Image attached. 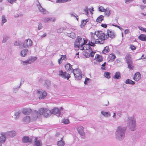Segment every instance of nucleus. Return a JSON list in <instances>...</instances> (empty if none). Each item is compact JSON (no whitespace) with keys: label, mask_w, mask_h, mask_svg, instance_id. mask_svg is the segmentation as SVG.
Masks as SVG:
<instances>
[{"label":"nucleus","mask_w":146,"mask_h":146,"mask_svg":"<svg viewBox=\"0 0 146 146\" xmlns=\"http://www.w3.org/2000/svg\"><path fill=\"white\" fill-rule=\"evenodd\" d=\"M91 36V41L89 43H91V46H95V44H103L104 43L105 40L108 38V36L102 31H96L94 33H90Z\"/></svg>","instance_id":"nucleus-1"},{"label":"nucleus","mask_w":146,"mask_h":146,"mask_svg":"<svg viewBox=\"0 0 146 146\" xmlns=\"http://www.w3.org/2000/svg\"><path fill=\"white\" fill-rule=\"evenodd\" d=\"M87 42L88 39L87 38L82 39L80 36H78L74 42V47L78 48L80 46L81 47L87 43Z\"/></svg>","instance_id":"nucleus-2"},{"label":"nucleus","mask_w":146,"mask_h":146,"mask_svg":"<svg viewBox=\"0 0 146 146\" xmlns=\"http://www.w3.org/2000/svg\"><path fill=\"white\" fill-rule=\"evenodd\" d=\"M40 115H42L44 116L47 117L50 115L51 112L48 109L45 108H41L39 110Z\"/></svg>","instance_id":"nucleus-3"},{"label":"nucleus","mask_w":146,"mask_h":146,"mask_svg":"<svg viewBox=\"0 0 146 146\" xmlns=\"http://www.w3.org/2000/svg\"><path fill=\"white\" fill-rule=\"evenodd\" d=\"M125 130V128H122L120 127H118L117 129L116 134L117 135L119 139L120 140V138L121 139L123 136L124 135V132Z\"/></svg>","instance_id":"nucleus-4"},{"label":"nucleus","mask_w":146,"mask_h":146,"mask_svg":"<svg viewBox=\"0 0 146 146\" xmlns=\"http://www.w3.org/2000/svg\"><path fill=\"white\" fill-rule=\"evenodd\" d=\"M73 72L76 80H80L82 79V74L79 69L78 68L74 69Z\"/></svg>","instance_id":"nucleus-5"},{"label":"nucleus","mask_w":146,"mask_h":146,"mask_svg":"<svg viewBox=\"0 0 146 146\" xmlns=\"http://www.w3.org/2000/svg\"><path fill=\"white\" fill-rule=\"evenodd\" d=\"M39 99H43L47 96V92L42 89H39L37 90Z\"/></svg>","instance_id":"nucleus-6"},{"label":"nucleus","mask_w":146,"mask_h":146,"mask_svg":"<svg viewBox=\"0 0 146 146\" xmlns=\"http://www.w3.org/2000/svg\"><path fill=\"white\" fill-rule=\"evenodd\" d=\"M59 76L64 79H66L68 80L70 77V74L66 72H63L62 70H60L59 72Z\"/></svg>","instance_id":"nucleus-7"},{"label":"nucleus","mask_w":146,"mask_h":146,"mask_svg":"<svg viewBox=\"0 0 146 146\" xmlns=\"http://www.w3.org/2000/svg\"><path fill=\"white\" fill-rule=\"evenodd\" d=\"M33 42L30 39H28L25 40L23 44V46L25 48H27L32 46Z\"/></svg>","instance_id":"nucleus-8"},{"label":"nucleus","mask_w":146,"mask_h":146,"mask_svg":"<svg viewBox=\"0 0 146 146\" xmlns=\"http://www.w3.org/2000/svg\"><path fill=\"white\" fill-rule=\"evenodd\" d=\"M66 70L68 72L70 71L71 73H72L74 69L72 68V66L70 63L66 64L65 66Z\"/></svg>","instance_id":"nucleus-9"},{"label":"nucleus","mask_w":146,"mask_h":146,"mask_svg":"<svg viewBox=\"0 0 146 146\" xmlns=\"http://www.w3.org/2000/svg\"><path fill=\"white\" fill-rule=\"evenodd\" d=\"M141 78V74L139 72H136L133 75V79L136 81H138Z\"/></svg>","instance_id":"nucleus-10"},{"label":"nucleus","mask_w":146,"mask_h":146,"mask_svg":"<svg viewBox=\"0 0 146 146\" xmlns=\"http://www.w3.org/2000/svg\"><path fill=\"white\" fill-rule=\"evenodd\" d=\"M6 140L5 135L4 133L1 134V136H0V146H2V144L4 143Z\"/></svg>","instance_id":"nucleus-11"},{"label":"nucleus","mask_w":146,"mask_h":146,"mask_svg":"<svg viewBox=\"0 0 146 146\" xmlns=\"http://www.w3.org/2000/svg\"><path fill=\"white\" fill-rule=\"evenodd\" d=\"M40 115L39 113H38V112L36 111L33 112L31 114V116L33 120L36 119L38 117L40 116Z\"/></svg>","instance_id":"nucleus-12"},{"label":"nucleus","mask_w":146,"mask_h":146,"mask_svg":"<svg viewBox=\"0 0 146 146\" xmlns=\"http://www.w3.org/2000/svg\"><path fill=\"white\" fill-rule=\"evenodd\" d=\"M90 43V44H89V42L88 44L86 43L84 44L82 46H81V47L82 48L81 50H86L90 49V50L91 49H90V46H91V43Z\"/></svg>","instance_id":"nucleus-13"},{"label":"nucleus","mask_w":146,"mask_h":146,"mask_svg":"<svg viewBox=\"0 0 146 146\" xmlns=\"http://www.w3.org/2000/svg\"><path fill=\"white\" fill-rule=\"evenodd\" d=\"M22 141L25 143H31L32 141V139L29 138V137L28 136L24 137L22 139Z\"/></svg>","instance_id":"nucleus-14"},{"label":"nucleus","mask_w":146,"mask_h":146,"mask_svg":"<svg viewBox=\"0 0 146 146\" xmlns=\"http://www.w3.org/2000/svg\"><path fill=\"white\" fill-rule=\"evenodd\" d=\"M108 36V38L110 37L111 38H113L115 37V35L113 32L108 30V31L107 33L106 34V36Z\"/></svg>","instance_id":"nucleus-15"},{"label":"nucleus","mask_w":146,"mask_h":146,"mask_svg":"<svg viewBox=\"0 0 146 146\" xmlns=\"http://www.w3.org/2000/svg\"><path fill=\"white\" fill-rule=\"evenodd\" d=\"M95 58L96 61L98 62H101L103 61L102 56L99 54H97L96 55Z\"/></svg>","instance_id":"nucleus-16"},{"label":"nucleus","mask_w":146,"mask_h":146,"mask_svg":"<svg viewBox=\"0 0 146 146\" xmlns=\"http://www.w3.org/2000/svg\"><path fill=\"white\" fill-rule=\"evenodd\" d=\"M32 110L30 108H24L22 110V113L24 114L29 115L31 112Z\"/></svg>","instance_id":"nucleus-17"},{"label":"nucleus","mask_w":146,"mask_h":146,"mask_svg":"<svg viewBox=\"0 0 146 146\" xmlns=\"http://www.w3.org/2000/svg\"><path fill=\"white\" fill-rule=\"evenodd\" d=\"M84 127L81 126H79L77 128V129L78 131V132L81 135H84Z\"/></svg>","instance_id":"nucleus-18"},{"label":"nucleus","mask_w":146,"mask_h":146,"mask_svg":"<svg viewBox=\"0 0 146 146\" xmlns=\"http://www.w3.org/2000/svg\"><path fill=\"white\" fill-rule=\"evenodd\" d=\"M35 138L34 143L35 145L37 146H41L42 145L41 141H39L37 137H35Z\"/></svg>","instance_id":"nucleus-19"},{"label":"nucleus","mask_w":146,"mask_h":146,"mask_svg":"<svg viewBox=\"0 0 146 146\" xmlns=\"http://www.w3.org/2000/svg\"><path fill=\"white\" fill-rule=\"evenodd\" d=\"M108 58L109 59V62H112L114 61L116 57L114 54H111L109 55Z\"/></svg>","instance_id":"nucleus-20"},{"label":"nucleus","mask_w":146,"mask_h":146,"mask_svg":"<svg viewBox=\"0 0 146 146\" xmlns=\"http://www.w3.org/2000/svg\"><path fill=\"white\" fill-rule=\"evenodd\" d=\"M63 137H62L61 138V140L57 142V145L58 146H64L65 145V142L63 140Z\"/></svg>","instance_id":"nucleus-21"},{"label":"nucleus","mask_w":146,"mask_h":146,"mask_svg":"<svg viewBox=\"0 0 146 146\" xmlns=\"http://www.w3.org/2000/svg\"><path fill=\"white\" fill-rule=\"evenodd\" d=\"M121 74L119 72H116L115 73L113 78L115 79H119L121 78Z\"/></svg>","instance_id":"nucleus-22"},{"label":"nucleus","mask_w":146,"mask_h":146,"mask_svg":"<svg viewBox=\"0 0 146 146\" xmlns=\"http://www.w3.org/2000/svg\"><path fill=\"white\" fill-rule=\"evenodd\" d=\"M110 51V49L109 46H107L104 48V49L102 51V53L105 54L109 52Z\"/></svg>","instance_id":"nucleus-23"},{"label":"nucleus","mask_w":146,"mask_h":146,"mask_svg":"<svg viewBox=\"0 0 146 146\" xmlns=\"http://www.w3.org/2000/svg\"><path fill=\"white\" fill-rule=\"evenodd\" d=\"M139 39L143 41H146V35L144 34H141L138 37Z\"/></svg>","instance_id":"nucleus-24"},{"label":"nucleus","mask_w":146,"mask_h":146,"mask_svg":"<svg viewBox=\"0 0 146 146\" xmlns=\"http://www.w3.org/2000/svg\"><path fill=\"white\" fill-rule=\"evenodd\" d=\"M39 11L42 13L43 14H46L48 13V12L46 11L45 9H43L42 7L40 6L38 8Z\"/></svg>","instance_id":"nucleus-25"},{"label":"nucleus","mask_w":146,"mask_h":146,"mask_svg":"<svg viewBox=\"0 0 146 146\" xmlns=\"http://www.w3.org/2000/svg\"><path fill=\"white\" fill-rule=\"evenodd\" d=\"M52 113L53 114H56L60 113V110L57 108H54L52 110Z\"/></svg>","instance_id":"nucleus-26"},{"label":"nucleus","mask_w":146,"mask_h":146,"mask_svg":"<svg viewBox=\"0 0 146 146\" xmlns=\"http://www.w3.org/2000/svg\"><path fill=\"white\" fill-rule=\"evenodd\" d=\"M61 122L65 124H67L70 123V121L68 119L64 118L62 119Z\"/></svg>","instance_id":"nucleus-27"},{"label":"nucleus","mask_w":146,"mask_h":146,"mask_svg":"<svg viewBox=\"0 0 146 146\" xmlns=\"http://www.w3.org/2000/svg\"><path fill=\"white\" fill-rule=\"evenodd\" d=\"M125 83L126 84H134L135 83V82L129 79H127L125 81Z\"/></svg>","instance_id":"nucleus-28"},{"label":"nucleus","mask_w":146,"mask_h":146,"mask_svg":"<svg viewBox=\"0 0 146 146\" xmlns=\"http://www.w3.org/2000/svg\"><path fill=\"white\" fill-rule=\"evenodd\" d=\"M125 59L126 61V62H130L132 61L131 60V57L129 54H127L125 57Z\"/></svg>","instance_id":"nucleus-29"},{"label":"nucleus","mask_w":146,"mask_h":146,"mask_svg":"<svg viewBox=\"0 0 146 146\" xmlns=\"http://www.w3.org/2000/svg\"><path fill=\"white\" fill-rule=\"evenodd\" d=\"M104 18V17L103 15H101L99 16L96 19V21L99 23H101Z\"/></svg>","instance_id":"nucleus-30"},{"label":"nucleus","mask_w":146,"mask_h":146,"mask_svg":"<svg viewBox=\"0 0 146 146\" xmlns=\"http://www.w3.org/2000/svg\"><path fill=\"white\" fill-rule=\"evenodd\" d=\"M128 64V67L131 70H133V68L134 66L133 65L132 62H127Z\"/></svg>","instance_id":"nucleus-31"},{"label":"nucleus","mask_w":146,"mask_h":146,"mask_svg":"<svg viewBox=\"0 0 146 146\" xmlns=\"http://www.w3.org/2000/svg\"><path fill=\"white\" fill-rule=\"evenodd\" d=\"M28 51V50L27 49H24L22 50L21 52V55L22 56H25L26 55Z\"/></svg>","instance_id":"nucleus-32"},{"label":"nucleus","mask_w":146,"mask_h":146,"mask_svg":"<svg viewBox=\"0 0 146 146\" xmlns=\"http://www.w3.org/2000/svg\"><path fill=\"white\" fill-rule=\"evenodd\" d=\"M101 113L104 116L106 117H109L111 115L110 114L109 112L102 111L101 112Z\"/></svg>","instance_id":"nucleus-33"},{"label":"nucleus","mask_w":146,"mask_h":146,"mask_svg":"<svg viewBox=\"0 0 146 146\" xmlns=\"http://www.w3.org/2000/svg\"><path fill=\"white\" fill-rule=\"evenodd\" d=\"M36 59V58L35 57H31L29 58L28 60L29 62H30V64H31L32 62H33L35 61Z\"/></svg>","instance_id":"nucleus-34"},{"label":"nucleus","mask_w":146,"mask_h":146,"mask_svg":"<svg viewBox=\"0 0 146 146\" xmlns=\"http://www.w3.org/2000/svg\"><path fill=\"white\" fill-rule=\"evenodd\" d=\"M23 121L25 122H29L30 121V117L29 116H27L23 118Z\"/></svg>","instance_id":"nucleus-35"},{"label":"nucleus","mask_w":146,"mask_h":146,"mask_svg":"<svg viewBox=\"0 0 146 146\" xmlns=\"http://www.w3.org/2000/svg\"><path fill=\"white\" fill-rule=\"evenodd\" d=\"M105 16L109 17L110 15V11L106 9L104 11Z\"/></svg>","instance_id":"nucleus-36"},{"label":"nucleus","mask_w":146,"mask_h":146,"mask_svg":"<svg viewBox=\"0 0 146 146\" xmlns=\"http://www.w3.org/2000/svg\"><path fill=\"white\" fill-rule=\"evenodd\" d=\"M110 73L109 72H106L104 73V76L106 78H110Z\"/></svg>","instance_id":"nucleus-37"},{"label":"nucleus","mask_w":146,"mask_h":146,"mask_svg":"<svg viewBox=\"0 0 146 146\" xmlns=\"http://www.w3.org/2000/svg\"><path fill=\"white\" fill-rule=\"evenodd\" d=\"M88 21H86V20H83L81 22V24L80 25L81 27L82 28L84 26L86 25V24L88 22Z\"/></svg>","instance_id":"nucleus-38"},{"label":"nucleus","mask_w":146,"mask_h":146,"mask_svg":"<svg viewBox=\"0 0 146 146\" xmlns=\"http://www.w3.org/2000/svg\"><path fill=\"white\" fill-rule=\"evenodd\" d=\"M9 135L13 137L16 135V133L14 131H11L9 132Z\"/></svg>","instance_id":"nucleus-39"},{"label":"nucleus","mask_w":146,"mask_h":146,"mask_svg":"<svg viewBox=\"0 0 146 146\" xmlns=\"http://www.w3.org/2000/svg\"><path fill=\"white\" fill-rule=\"evenodd\" d=\"M2 25H3V24L5 23L6 21L7 20L5 19L4 16H2Z\"/></svg>","instance_id":"nucleus-40"},{"label":"nucleus","mask_w":146,"mask_h":146,"mask_svg":"<svg viewBox=\"0 0 146 146\" xmlns=\"http://www.w3.org/2000/svg\"><path fill=\"white\" fill-rule=\"evenodd\" d=\"M64 30V29L63 28H60L57 29V31L58 33H62Z\"/></svg>","instance_id":"nucleus-41"},{"label":"nucleus","mask_w":146,"mask_h":146,"mask_svg":"<svg viewBox=\"0 0 146 146\" xmlns=\"http://www.w3.org/2000/svg\"><path fill=\"white\" fill-rule=\"evenodd\" d=\"M51 19L50 18L46 17L44 19L43 21L44 23H46L50 21Z\"/></svg>","instance_id":"nucleus-42"},{"label":"nucleus","mask_w":146,"mask_h":146,"mask_svg":"<svg viewBox=\"0 0 146 146\" xmlns=\"http://www.w3.org/2000/svg\"><path fill=\"white\" fill-rule=\"evenodd\" d=\"M105 10L106 9L102 6H101L99 7V10L101 12H104Z\"/></svg>","instance_id":"nucleus-43"},{"label":"nucleus","mask_w":146,"mask_h":146,"mask_svg":"<svg viewBox=\"0 0 146 146\" xmlns=\"http://www.w3.org/2000/svg\"><path fill=\"white\" fill-rule=\"evenodd\" d=\"M22 64L24 65H26L27 64H30V62H29L28 60L27 61H22Z\"/></svg>","instance_id":"nucleus-44"},{"label":"nucleus","mask_w":146,"mask_h":146,"mask_svg":"<svg viewBox=\"0 0 146 146\" xmlns=\"http://www.w3.org/2000/svg\"><path fill=\"white\" fill-rule=\"evenodd\" d=\"M130 48L132 50H134L136 49V47L134 46V45H133L132 44H130Z\"/></svg>","instance_id":"nucleus-45"},{"label":"nucleus","mask_w":146,"mask_h":146,"mask_svg":"<svg viewBox=\"0 0 146 146\" xmlns=\"http://www.w3.org/2000/svg\"><path fill=\"white\" fill-rule=\"evenodd\" d=\"M90 50H91V52L90 53V56L92 57H93L94 56V54L96 52L92 51V49H91Z\"/></svg>","instance_id":"nucleus-46"},{"label":"nucleus","mask_w":146,"mask_h":146,"mask_svg":"<svg viewBox=\"0 0 146 146\" xmlns=\"http://www.w3.org/2000/svg\"><path fill=\"white\" fill-rule=\"evenodd\" d=\"M88 7H86L85 9L84 10V11L85 12V13L86 15H88Z\"/></svg>","instance_id":"nucleus-47"},{"label":"nucleus","mask_w":146,"mask_h":146,"mask_svg":"<svg viewBox=\"0 0 146 146\" xmlns=\"http://www.w3.org/2000/svg\"><path fill=\"white\" fill-rule=\"evenodd\" d=\"M139 29L142 31H143V32H146V29L145 28H142L141 27H138Z\"/></svg>","instance_id":"nucleus-48"},{"label":"nucleus","mask_w":146,"mask_h":146,"mask_svg":"<svg viewBox=\"0 0 146 146\" xmlns=\"http://www.w3.org/2000/svg\"><path fill=\"white\" fill-rule=\"evenodd\" d=\"M61 56L62 57H61V58H62V60H67V58L66 55H61Z\"/></svg>","instance_id":"nucleus-49"},{"label":"nucleus","mask_w":146,"mask_h":146,"mask_svg":"<svg viewBox=\"0 0 146 146\" xmlns=\"http://www.w3.org/2000/svg\"><path fill=\"white\" fill-rule=\"evenodd\" d=\"M132 121V126L134 127L135 126V120L134 119H133Z\"/></svg>","instance_id":"nucleus-50"},{"label":"nucleus","mask_w":146,"mask_h":146,"mask_svg":"<svg viewBox=\"0 0 146 146\" xmlns=\"http://www.w3.org/2000/svg\"><path fill=\"white\" fill-rule=\"evenodd\" d=\"M106 65V62H104L103 64L102 65V66L101 67V69L102 70H105V67H103L105 66Z\"/></svg>","instance_id":"nucleus-51"},{"label":"nucleus","mask_w":146,"mask_h":146,"mask_svg":"<svg viewBox=\"0 0 146 146\" xmlns=\"http://www.w3.org/2000/svg\"><path fill=\"white\" fill-rule=\"evenodd\" d=\"M90 80V79L86 77L85 79V81L84 82V83L85 84H87V82Z\"/></svg>","instance_id":"nucleus-52"},{"label":"nucleus","mask_w":146,"mask_h":146,"mask_svg":"<svg viewBox=\"0 0 146 146\" xmlns=\"http://www.w3.org/2000/svg\"><path fill=\"white\" fill-rule=\"evenodd\" d=\"M129 33V29H126L124 31V33L125 34H128Z\"/></svg>","instance_id":"nucleus-53"},{"label":"nucleus","mask_w":146,"mask_h":146,"mask_svg":"<svg viewBox=\"0 0 146 146\" xmlns=\"http://www.w3.org/2000/svg\"><path fill=\"white\" fill-rule=\"evenodd\" d=\"M62 62V58H60L58 60V63L59 64H60Z\"/></svg>","instance_id":"nucleus-54"},{"label":"nucleus","mask_w":146,"mask_h":146,"mask_svg":"<svg viewBox=\"0 0 146 146\" xmlns=\"http://www.w3.org/2000/svg\"><path fill=\"white\" fill-rule=\"evenodd\" d=\"M7 1L11 3H12L14 2L16 0H7Z\"/></svg>","instance_id":"nucleus-55"},{"label":"nucleus","mask_w":146,"mask_h":146,"mask_svg":"<svg viewBox=\"0 0 146 146\" xmlns=\"http://www.w3.org/2000/svg\"><path fill=\"white\" fill-rule=\"evenodd\" d=\"M101 26L102 27L104 28H106L107 27V25L105 24H102L101 25Z\"/></svg>","instance_id":"nucleus-56"},{"label":"nucleus","mask_w":146,"mask_h":146,"mask_svg":"<svg viewBox=\"0 0 146 146\" xmlns=\"http://www.w3.org/2000/svg\"><path fill=\"white\" fill-rule=\"evenodd\" d=\"M42 24H39V25H38V30H40V29H41L42 28Z\"/></svg>","instance_id":"nucleus-57"},{"label":"nucleus","mask_w":146,"mask_h":146,"mask_svg":"<svg viewBox=\"0 0 146 146\" xmlns=\"http://www.w3.org/2000/svg\"><path fill=\"white\" fill-rule=\"evenodd\" d=\"M93 9H94L92 7L90 8L89 9V10L90 11V12L92 14H93L92 13V12L94 11Z\"/></svg>","instance_id":"nucleus-58"},{"label":"nucleus","mask_w":146,"mask_h":146,"mask_svg":"<svg viewBox=\"0 0 146 146\" xmlns=\"http://www.w3.org/2000/svg\"><path fill=\"white\" fill-rule=\"evenodd\" d=\"M71 0H61L62 3L66 2L67 1H70Z\"/></svg>","instance_id":"nucleus-59"},{"label":"nucleus","mask_w":146,"mask_h":146,"mask_svg":"<svg viewBox=\"0 0 146 146\" xmlns=\"http://www.w3.org/2000/svg\"><path fill=\"white\" fill-rule=\"evenodd\" d=\"M51 19L50 21H51L53 22L55 21L56 20V19L54 18H50Z\"/></svg>","instance_id":"nucleus-60"},{"label":"nucleus","mask_w":146,"mask_h":146,"mask_svg":"<svg viewBox=\"0 0 146 146\" xmlns=\"http://www.w3.org/2000/svg\"><path fill=\"white\" fill-rule=\"evenodd\" d=\"M132 1V0H125V3H129L130 2Z\"/></svg>","instance_id":"nucleus-61"},{"label":"nucleus","mask_w":146,"mask_h":146,"mask_svg":"<svg viewBox=\"0 0 146 146\" xmlns=\"http://www.w3.org/2000/svg\"><path fill=\"white\" fill-rule=\"evenodd\" d=\"M140 7L141 9H143L145 7V6L143 5H141Z\"/></svg>","instance_id":"nucleus-62"},{"label":"nucleus","mask_w":146,"mask_h":146,"mask_svg":"<svg viewBox=\"0 0 146 146\" xmlns=\"http://www.w3.org/2000/svg\"><path fill=\"white\" fill-rule=\"evenodd\" d=\"M46 34L44 33L41 36V37H42V38L45 37V36H46Z\"/></svg>","instance_id":"nucleus-63"},{"label":"nucleus","mask_w":146,"mask_h":146,"mask_svg":"<svg viewBox=\"0 0 146 146\" xmlns=\"http://www.w3.org/2000/svg\"><path fill=\"white\" fill-rule=\"evenodd\" d=\"M19 44L18 42L17 41H16L14 44L16 45H18Z\"/></svg>","instance_id":"nucleus-64"}]
</instances>
